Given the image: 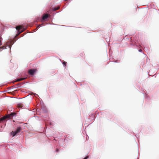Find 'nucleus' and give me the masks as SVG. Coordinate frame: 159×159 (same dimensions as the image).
Listing matches in <instances>:
<instances>
[{
  "label": "nucleus",
  "mask_w": 159,
  "mask_h": 159,
  "mask_svg": "<svg viewBox=\"0 0 159 159\" xmlns=\"http://www.w3.org/2000/svg\"><path fill=\"white\" fill-rule=\"evenodd\" d=\"M67 0H64V1H67Z\"/></svg>",
  "instance_id": "nucleus-15"
},
{
  "label": "nucleus",
  "mask_w": 159,
  "mask_h": 159,
  "mask_svg": "<svg viewBox=\"0 0 159 159\" xmlns=\"http://www.w3.org/2000/svg\"><path fill=\"white\" fill-rule=\"evenodd\" d=\"M24 79H25V78H20V79H18L17 80V81H21V80H23Z\"/></svg>",
  "instance_id": "nucleus-9"
},
{
  "label": "nucleus",
  "mask_w": 159,
  "mask_h": 159,
  "mask_svg": "<svg viewBox=\"0 0 159 159\" xmlns=\"http://www.w3.org/2000/svg\"><path fill=\"white\" fill-rule=\"evenodd\" d=\"M56 151H57V152L58 151V149H56Z\"/></svg>",
  "instance_id": "nucleus-14"
},
{
  "label": "nucleus",
  "mask_w": 159,
  "mask_h": 159,
  "mask_svg": "<svg viewBox=\"0 0 159 159\" xmlns=\"http://www.w3.org/2000/svg\"><path fill=\"white\" fill-rule=\"evenodd\" d=\"M88 156H87L85 157V158H84L83 159H87L88 158Z\"/></svg>",
  "instance_id": "nucleus-12"
},
{
  "label": "nucleus",
  "mask_w": 159,
  "mask_h": 159,
  "mask_svg": "<svg viewBox=\"0 0 159 159\" xmlns=\"http://www.w3.org/2000/svg\"><path fill=\"white\" fill-rule=\"evenodd\" d=\"M15 114L16 113H15L13 112L10 114L6 115L5 116L1 118L0 119V121H1L2 122L3 120L6 119L7 118L12 117L14 116L15 115Z\"/></svg>",
  "instance_id": "nucleus-1"
},
{
  "label": "nucleus",
  "mask_w": 159,
  "mask_h": 159,
  "mask_svg": "<svg viewBox=\"0 0 159 159\" xmlns=\"http://www.w3.org/2000/svg\"><path fill=\"white\" fill-rule=\"evenodd\" d=\"M37 70L35 69H30L28 71V73L29 74L32 75H33L34 74V73Z\"/></svg>",
  "instance_id": "nucleus-4"
},
{
  "label": "nucleus",
  "mask_w": 159,
  "mask_h": 159,
  "mask_svg": "<svg viewBox=\"0 0 159 159\" xmlns=\"http://www.w3.org/2000/svg\"><path fill=\"white\" fill-rule=\"evenodd\" d=\"M48 16L49 15L48 14H45L43 15L42 17V21H43V20H44L46 19H47L48 17Z\"/></svg>",
  "instance_id": "nucleus-5"
},
{
  "label": "nucleus",
  "mask_w": 159,
  "mask_h": 159,
  "mask_svg": "<svg viewBox=\"0 0 159 159\" xmlns=\"http://www.w3.org/2000/svg\"><path fill=\"white\" fill-rule=\"evenodd\" d=\"M41 25H39L37 26V28H39L41 26Z\"/></svg>",
  "instance_id": "nucleus-13"
},
{
  "label": "nucleus",
  "mask_w": 159,
  "mask_h": 159,
  "mask_svg": "<svg viewBox=\"0 0 159 159\" xmlns=\"http://www.w3.org/2000/svg\"><path fill=\"white\" fill-rule=\"evenodd\" d=\"M63 64L65 66H66V62L64 61L63 62Z\"/></svg>",
  "instance_id": "nucleus-10"
},
{
  "label": "nucleus",
  "mask_w": 159,
  "mask_h": 159,
  "mask_svg": "<svg viewBox=\"0 0 159 159\" xmlns=\"http://www.w3.org/2000/svg\"><path fill=\"white\" fill-rule=\"evenodd\" d=\"M59 7H54L53 8V10L54 11H56V10H58L59 9Z\"/></svg>",
  "instance_id": "nucleus-7"
},
{
  "label": "nucleus",
  "mask_w": 159,
  "mask_h": 159,
  "mask_svg": "<svg viewBox=\"0 0 159 159\" xmlns=\"http://www.w3.org/2000/svg\"><path fill=\"white\" fill-rule=\"evenodd\" d=\"M2 122L1 121H0V122Z\"/></svg>",
  "instance_id": "nucleus-16"
},
{
  "label": "nucleus",
  "mask_w": 159,
  "mask_h": 159,
  "mask_svg": "<svg viewBox=\"0 0 159 159\" xmlns=\"http://www.w3.org/2000/svg\"><path fill=\"white\" fill-rule=\"evenodd\" d=\"M139 52H141L142 51V50L141 49H139Z\"/></svg>",
  "instance_id": "nucleus-11"
},
{
  "label": "nucleus",
  "mask_w": 159,
  "mask_h": 159,
  "mask_svg": "<svg viewBox=\"0 0 159 159\" xmlns=\"http://www.w3.org/2000/svg\"><path fill=\"white\" fill-rule=\"evenodd\" d=\"M0 48H1L2 49H4L6 48V46H3L1 47H0Z\"/></svg>",
  "instance_id": "nucleus-8"
},
{
  "label": "nucleus",
  "mask_w": 159,
  "mask_h": 159,
  "mask_svg": "<svg viewBox=\"0 0 159 159\" xmlns=\"http://www.w3.org/2000/svg\"><path fill=\"white\" fill-rule=\"evenodd\" d=\"M21 130V128L20 127H17V129L16 131H12L11 133V134L12 136L13 137L16 135L17 134L19 133Z\"/></svg>",
  "instance_id": "nucleus-3"
},
{
  "label": "nucleus",
  "mask_w": 159,
  "mask_h": 159,
  "mask_svg": "<svg viewBox=\"0 0 159 159\" xmlns=\"http://www.w3.org/2000/svg\"><path fill=\"white\" fill-rule=\"evenodd\" d=\"M16 29L18 30V34L16 35V36H17L20 33H21L25 30V29H23V30H20L22 28V26L21 25L18 26H16Z\"/></svg>",
  "instance_id": "nucleus-2"
},
{
  "label": "nucleus",
  "mask_w": 159,
  "mask_h": 159,
  "mask_svg": "<svg viewBox=\"0 0 159 159\" xmlns=\"http://www.w3.org/2000/svg\"><path fill=\"white\" fill-rule=\"evenodd\" d=\"M18 107L19 108H24L25 107V106L22 103H19L18 105Z\"/></svg>",
  "instance_id": "nucleus-6"
}]
</instances>
